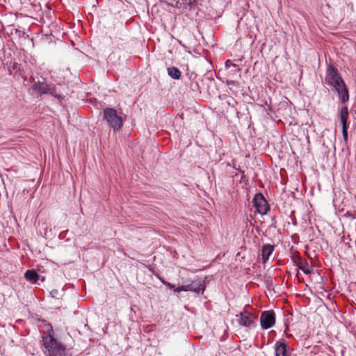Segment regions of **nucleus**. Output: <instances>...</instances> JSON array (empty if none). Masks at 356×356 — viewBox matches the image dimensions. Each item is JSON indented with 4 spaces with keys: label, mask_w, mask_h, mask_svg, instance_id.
I'll list each match as a JSON object with an SVG mask.
<instances>
[{
    "label": "nucleus",
    "mask_w": 356,
    "mask_h": 356,
    "mask_svg": "<svg viewBox=\"0 0 356 356\" xmlns=\"http://www.w3.org/2000/svg\"><path fill=\"white\" fill-rule=\"evenodd\" d=\"M236 317L237 321L241 326L248 329H252L256 326L255 321L257 316L247 311L240 312L238 315H236Z\"/></svg>",
    "instance_id": "nucleus-4"
},
{
    "label": "nucleus",
    "mask_w": 356,
    "mask_h": 356,
    "mask_svg": "<svg viewBox=\"0 0 356 356\" xmlns=\"http://www.w3.org/2000/svg\"><path fill=\"white\" fill-rule=\"evenodd\" d=\"M49 84L45 82L38 81L33 85V89L41 94H47Z\"/></svg>",
    "instance_id": "nucleus-12"
},
{
    "label": "nucleus",
    "mask_w": 356,
    "mask_h": 356,
    "mask_svg": "<svg viewBox=\"0 0 356 356\" xmlns=\"http://www.w3.org/2000/svg\"><path fill=\"white\" fill-rule=\"evenodd\" d=\"M325 81L327 85L332 87V90L337 93L342 104L348 102V89L336 67L332 65L328 66Z\"/></svg>",
    "instance_id": "nucleus-1"
},
{
    "label": "nucleus",
    "mask_w": 356,
    "mask_h": 356,
    "mask_svg": "<svg viewBox=\"0 0 356 356\" xmlns=\"http://www.w3.org/2000/svg\"><path fill=\"white\" fill-rule=\"evenodd\" d=\"M168 74L172 79L178 80L181 78V72L180 70L175 67H170L167 69Z\"/></svg>",
    "instance_id": "nucleus-13"
},
{
    "label": "nucleus",
    "mask_w": 356,
    "mask_h": 356,
    "mask_svg": "<svg viewBox=\"0 0 356 356\" xmlns=\"http://www.w3.org/2000/svg\"><path fill=\"white\" fill-rule=\"evenodd\" d=\"M274 250V247L270 244H265L261 248V259L264 264L269 259Z\"/></svg>",
    "instance_id": "nucleus-9"
},
{
    "label": "nucleus",
    "mask_w": 356,
    "mask_h": 356,
    "mask_svg": "<svg viewBox=\"0 0 356 356\" xmlns=\"http://www.w3.org/2000/svg\"><path fill=\"white\" fill-rule=\"evenodd\" d=\"M50 295L52 298H56L58 295V291L56 289H53L50 291Z\"/></svg>",
    "instance_id": "nucleus-19"
},
{
    "label": "nucleus",
    "mask_w": 356,
    "mask_h": 356,
    "mask_svg": "<svg viewBox=\"0 0 356 356\" xmlns=\"http://www.w3.org/2000/svg\"><path fill=\"white\" fill-rule=\"evenodd\" d=\"M46 8L47 9V12L50 13L51 9L48 7L47 5H46Z\"/></svg>",
    "instance_id": "nucleus-21"
},
{
    "label": "nucleus",
    "mask_w": 356,
    "mask_h": 356,
    "mask_svg": "<svg viewBox=\"0 0 356 356\" xmlns=\"http://www.w3.org/2000/svg\"><path fill=\"white\" fill-rule=\"evenodd\" d=\"M171 2H169L168 3L170 4L171 6H175V7H181V3L178 1H176V0H170Z\"/></svg>",
    "instance_id": "nucleus-18"
},
{
    "label": "nucleus",
    "mask_w": 356,
    "mask_h": 356,
    "mask_svg": "<svg viewBox=\"0 0 356 356\" xmlns=\"http://www.w3.org/2000/svg\"><path fill=\"white\" fill-rule=\"evenodd\" d=\"M163 284L166 286L167 287L170 288V289H172V288H175V285L172 284L171 283L168 282H165V281H162Z\"/></svg>",
    "instance_id": "nucleus-20"
},
{
    "label": "nucleus",
    "mask_w": 356,
    "mask_h": 356,
    "mask_svg": "<svg viewBox=\"0 0 356 356\" xmlns=\"http://www.w3.org/2000/svg\"><path fill=\"white\" fill-rule=\"evenodd\" d=\"M187 3V4H188V6H191V3H191V0H189V2H188V3Z\"/></svg>",
    "instance_id": "nucleus-22"
},
{
    "label": "nucleus",
    "mask_w": 356,
    "mask_h": 356,
    "mask_svg": "<svg viewBox=\"0 0 356 356\" xmlns=\"http://www.w3.org/2000/svg\"><path fill=\"white\" fill-rule=\"evenodd\" d=\"M24 277L31 283H35L40 280V276L38 274L35 270L31 269L26 271Z\"/></svg>",
    "instance_id": "nucleus-11"
},
{
    "label": "nucleus",
    "mask_w": 356,
    "mask_h": 356,
    "mask_svg": "<svg viewBox=\"0 0 356 356\" xmlns=\"http://www.w3.org/2000/svg\"><path fill=\"white\" fill-rule=\"evenodd\" d=\"M174 291L176 293H179L181 291H188L186 285H182L178 287L175 288Z\"/></svg>",
    "instance_id": "nucleus-17"
},
{
    "label": "nucleus",
    "mask_w": 356,
    "mask_h": 356,
    "mask_svg": "<svg viewBox=\"0 0 356 356\" xmlns=\"http://www.w3.org/2000/svg\"><path fill=\"white\" fill-rule=\"evenodd\" d=\"M186 285L187 286L188 291L202 293L204 291V282L200 279L193 280L191 284Z\"/></svg>",
    "instance_id": "nucleus-7"
},
{
    "label": "nucleus",
    "mask_w": 356,
    "mask_h": 356,
    "mask_svg": "<svg viewBox=\"0 0 356 356\" xmlns=\"http://www.w3.org/2000/svg\"><path fill=\"white\" fill-rule=\"evenodd\" d=\"M41 280H42V281H44V277H42Z\"/></svg>",
    "instance_id": "nucleus-25"
},
{
    "label": "nucleus",
    "mask_w": 356,
    "mask_h": 356,
    "mask_svg": "<svg viewBox=\"0 0 356 356\" xmlns=\"http://www.w3.org/2000/svg\"><path fill=\"white\" fill-rule=\"evenodd\" d=\"M47 94H50L58 99L62 98V95L60 93V91L59 90H58L57 87L54 85L49 84Z\"/></svg>",
    "instance_id": "nucleus-15"
},
{
    "label": "nucleus",
    "mask_w": 356,
    "mask_h": 356,
    "mask_svg": "<svg viewBox=\"0 0 356 356\" xmlns=\"http://www.w3.org/2000/svg\"><path fill=\"white\" fill-rule=\"evenodd\" d=\"M275 356H291V354L287 350V345L285 342L278 341H276L275 345Z\"/></svg>",
    "instance_id": "nucleus-8"
},
{
    "label": "nucleus",
    "mask_w": 356,
    "mask_h": 356,
    "mask_svg": "<svg viewBox=\"0 0 356 356\" xmlns=\"http://www.w3.org/2000/svg\"><path fill=\"white\" fill-rule=\"evenodd\" d=\"M298 267L305 274H312V269L306 260L301 261Z\"/></svg>",
    "instance_id": "nucleus-14"
},
{
    "label": "nucleus",
    "mask_w": 356,
    "mask_h": 356,
    "mask_svg": "<svg viewBox=\"0 0 356 356\" xmlns=\"http://www.w3.org/2000/svg\"><path fill=\"white\" fill-rule=\"evenodd\" d=\"M348 127H342V136L343 140L346 142L348 140Z\"/></svg>",
    "instance_id": "nucleus-16"
},
{
    "label": "nucleus",
    "mask_w": 356,
    "mask_h": 356,
    "mask_svg": "<svg viewBox=\"0 0 356 356\" xmlns=\"http://www.w3.org/2000/svg\"><path fill=\"white\" fill-rule=\"evenodd\" d=\"M52 333L53 329L51 327L47 334L42 337L43 352L46 356H63L65 347L54 337Z\"/></svg>",
    "instance_id": "nucleus-2"
},
{
    "label": "nucleus",
    "mask_w": 356,
    "mask_h": 356,
    "mask_svg": "<svg viewBox=\"0 0 356 356\" xmlns=\"http://www.w3.org/2000/svg\"><path fill=\"white\" fill-rule=\"evenodd\" d=\"M275 323V314L273 310L264 311L261 314L260 324L263 329L268 330Z\"/></svg>",
    "instance_id": "nucleus-6"
},
{
    "label": "nucleus",
    "mask_w": 356,
    "mask_h": 356,
    "mask_svg": "<svg viewBox=\"0 0 356 356\" xmlns=\"http://www.w3.org/2000/svg\"><path fill=\"white\" fill-rule=\"evenodd\" d=\"M339 117L342 124V127H348L347 122L348 118V110L347 106H343L339 110Z\"/></svg>",
    "instance_id": "nucleus-10"
},
{
    "label": "nucleus",
    "mask_w": 356,
    "mask_h": 356,
    "mask_svg": "<svg viewBox=\"0 0 356 356\" xmlns=\"http://www.w3.org/2000/svg\"><path fill=\"white\" fill-rule=\"evenodd\" d=\"M254 207L261 215H265L270 210V206L264 198V195L258 193L255 194L254 199Z\"/></svg>",
    "instance_id": "nucleus-5"
},
{
    "label": "nucleus",
    "mask_w": 356,
    "mask_h": 356,
    "mask_svg": "<svg viewBox=\"0 0 356 356\" xmlns=\"http://www.w3.org/2000/svg\"><path fill=\"white\" fill-rule=\"evenodd\" d=\"M230 65H232L233 67H236V65L231 63Z\"/></svg>",
    "instance_id": "nucleus-24"
},
{
    "label": "nucleus",
    "mask_w": 356,
    "mask_h": 356,
    "mask_svg": "<svg viewBox=\"0 0 356 356\" xmlns=\"http://www.w3.org/2000/svg\"><path fill=\"white\" fill-rule=\"evenodd\" d=\"M229 61H227V62H226V63H225L227 67H228V66L229 65Z\"/></svg>",
    "instance_id": "nucleus-23"
},
{
    "label": "nucleus",
    "mask_w": 356,
    "mask_h": 356,
    "mask_svg": "<svg viewBox=\"0 0 356 356\" xmlns=\"http://www.w3.org/2000/svg\"><path fill=\"white\" fill-rule=\"evenodd\" d=\"M104 119L108 125L114 131L120 129L123 125L122 118L117 113V111L113 108L106 107L104 109Z\"/></svg>",
    "instance_id": "nucleus-3"
}]
</instances>
